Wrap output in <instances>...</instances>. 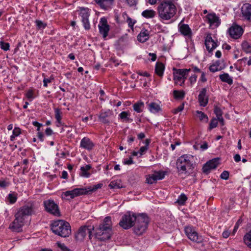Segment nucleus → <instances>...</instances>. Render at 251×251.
Segmentation results:
<instances>
[{
    "label": "nucleus",
    "instance_id": "obj_1",
    "mask_svg": "<svg viewBox=\"0 0 251 251\" xmlns=\"http://www.w3.org/2000/svg\"><path fill=\"white\" fill-rule=\"evenodd\" d=\"M35 209V205L32 202H28L21 207L15 213V220L10 225L9 228L13 231L19 232L24 224L26 217L33 214Z\"/></svg>",
    "mask_w": 251,
    "mask_h": 251
},
{
    "label": "nucleus",
    "instance_id": "obj_2",
    "mask_svg": "<svg viewBox=\"0 0 251 251\" xmlns=\"http://www.w3.org/2000/svg\"><path fill=\"white\" fill-rule=\"evenodd\" d=\"M176 10L175 4L170 0L162 1L157 7L158 16L163 20L172 18L176 15Z\"/></svg>",
    "mask_w": 251,
    "mask_h": 251
},
{
    "label": "nucleus",
    "instance_id": "obj_3",
    "mask_svg": "<svg viewBox=\"0 0 251 251\" xmlns=\"http://www.w3.org/2000/svg\"><path fill=\"white\" fill-rule=\"evenodd\" d=\"M194 157L191 155L184 154L176 161V168L180 174H189L194 168Z\"/></svg>",
    "mask_w": 251,
    "mask_h": 251
},
{
    "label": "nucleus",
    "instance_id": "obj_4",
    "mask_svg": "<svg viewBox=\"0 0 251 251\" xmlns=\"http://www.w3.org/2000/svg\"><path fill=\"white\" fill-rule=\"evenodd\" d=\"M51 228L54 233L62 237H68L71 233L69 223L63 220L54 221Z\"/></svg>",
    "mask_w": 251,
    "mask_h": 251
},
{
    "label": "nucleus",
    "instance_id": "obj_5",
    "mask_svg": "<svg viewBox=\"0 0 251 251\" xmlns=\"http://www.w3.org/2000/svg\"><path fill=\"white\" fill-rule=\"evenodd\" d=\"M149 223V219L146 215L142 214L138 215L134 225V232L137 235L143 234L146 232Z\"/></svg>",
    "mask_w": 251,
    "mask_h": 251
},
{
    "label": "nucleus",
    "instance_id": "obj_6",
    "mask_svg": "<svg viewBox=\"0 0 251 251\" xmlns=\"http://www.w3.org/2000/svg\"><path fill=\"white\" fill-rule=\"evenodd\" d=\"M137 218V216L135 214L127 212L126 214L122 217L121 220L119 222V225L124 229H128L134 225Z\"/></svg>",
    "mask_w": 251,
    "mask_h": 251
},
{
    "label": "nucleus",
    "instance_id": "obj_7",
    "mask_svg": "<svg viewBox=\"0 0 251 251\" xmlns=\"http://www.w3.org/2000/svg\"><path fill=\"white\" fill-rule=\"evenodd\" d=\"M94 227L91 226H82L79 228L75 234V239L78 241H82L86 236L88 235L90 239L91 238L92 230Z\"/></svg>",
    "mask_w": 251,
    "mask_h": 251
},
{
    "label": "nucleus",
    "instance_id": "obj_8",
    "mask_svg": "<svg viewBox=\"0 0 251 251\" xmlns=\"http://www.w3.org/2000/svg\"><path fill=\"white\" fill-rule=\"evenodd\" d=\"M111 229L108 228V226L104 227L99 226L96 229V237L100 241H105L111 237Z\"/></svg>",
    "mask_w": 251,
    "mask_h": 251
},
{
    "label": "nucleus",
    "instance_id": "obj_9",
    "mask_svg": "<svg viewBox=\"0 0 251 251\" xmlns=\"http://www.w3.org/2000/svg\"><path fill=\"white\" fill-rule=\"evenodd\" d=\"M46 210L54 216H60V211L58 205L52 200H48L44 201Z\"/></svg>",
    "mask_w": 251,
    "mask_h": 251
},
{
    "label": "nucleus",
    "instance_id": "obj_10",
    "mask_svg": "<svg viewBox=\"0 0 251 251\" xmlns=\"http://www.w3.org/2000/svg\"><path fill=\"white\" fill-rule=\"evenodd\" d=\"M79 15L81 18V21L83 26L86 30H89L90 28V25L89 21L90 16V10L88 8L80 7Z\"/></svg>",
    "mask_w": 251,
    "mask_h": 251
},
{
    "label": "nucleus",
    "instance_id": "obj_11",
    "mask_svg": "<svg viewBox=\"0 0 251 251\" xmlns=\"http://www.w3.org/2000/svg\"><path fill=\"white\" fill-rule=\"evenodd\" d=\"M185 232L188 238L191 241L201 243L203 240L202 236L199 235L198 233L191 226L186 227Z\"/></svg>",
    "mask_w": 251,
    "mask_h": 251
},
{
    "label": "nucleus",
    "instance_id": "obj_12",
    "mask_svg": "<svg viewBox=\"0 0 251 251\" xmlns=\"http://www.w3.org/2000/svg\"><path fill=\"white\" fill-rule=\"evenodd\" d=\"M86 188H75L71 191H66L62 193V196L70 199L74 198L80 195L87 194Z\"/></svg>",
    "mask_w": 251,
    "mask_h": 251
},
{
    "label": "nucleus",
    "instance_id": "obj_13",
    "mask_svg": "<svg viewBox=\"0 0 251 251\" xmlns=\"http://www.w3.org/2000/svg\"><path fill=\"white\" fill-rule=\"evenodd\" d=\"M228 32L231 38L238 39L242 36L244 30L241 26L233 25L228 29Z\"/></svg>",
    "mask_w": 251,
    "mask_h": 251
},
{
    "label": "nucleus",
    "instance_id": "obj_14",
    "mask_svg": "<svg viewBox=\"0 0 251 251\" xmlns=\"http://www.w3.org/2000/svg\"><path fill=\"white\" fill-rule=\"evenodd\" d=\"M95 145L91 139L88 137H84L80 141L79 147L90 152L94 150Z\"/></svg>",
    "mask_w": 251,
    "mask_h": 251
},
{
    "label": "nucleus",
    "instance_id": "obj_15",
    "mask_svg": "<svg viewBox=\"0 0 251 251\" xmlns=\"http://www.w3.org/2000/svg\"><path fill=\"white\" fill-rule=\"evenodd\" d=\"M98 27L100 34L102 35L103 38H105L108 35L110 29L106 18L103 17L100 19Z\"/></svg>",
    "mask_w": 251,
    "mask_h": 251
},
{
    "label": "nucleus",
    "instance_id": "obj_16",
    "mask_svg": "<svg viewBox=\"0 0 251 251\" xmlns=\"http://www.w3.org/2000/svg\"><path fill=\"white\" fill-rule=\"evenodd\" d=\"M219 164V159L215 158L207 162L202 168L203 172L208 174L211 170L215 169Z\"/></svg>",
    "mask_w": 251,
    "mask_h": 251
},
{
    "label": "nucleus",
    "instance_id": "obj_17",
    "mask_svg": "<svg viewBox=\"0 0 251 251\" xmlns=\"http://www.w3.org/2000/svg\"><path fill=\"white\" fill-rule=\"evenodd\" d=\"M101 9L106 11L111 9L114 0H94Z\"/></svg>",
    "mask_w": 251,
    "mask_h": 251
},
{
    "label": "nucleus",
    "instance_id": "obj_18",
    "mask_svg": "<svg viewBox=\"0 0 251 251\" xmlns=\"http://www.w3.org/2000/svg\"><path fill=\"white\" fill-rule=\"evenodd\" d=\"M112 111L110 110H101L98 116L99 121L103 124L109 123V118L112 115Z\"/></svg>",
    "mask_w": 251,
    "mask_h": 251
},
{
    "label": "nucleus",
    "instance_id": "obj_19",
    "mask_svg": "<svg viewBox=\"0 0 251 251\" xmlns=\"http://www.w3.org/2000/svg\"><path fill=\"white\" fill-rule=\"evenodd\" d=\"M207 89L202 88L198 96V101L201 106H205L208 102V96L206 95Z\"/></svg>",
    "mask_w": 251,
    "mask_h": 251
},
{
    "label": "nucleus",
    "instance_id": "obj_20",
    "mask_svg": "<svg viewBox=\"0 0 251 251\" xmlns=\"http://www.w3.org/2000/svg\"><path fill=\"white\" fill-rule=\"evenodd\" d=\"M183 72H184L183 69H173L174 80L175 83L181 86H182L181 83L182 81Z\"/></svg>",
    "mask_w": 251,
    "mask_h": 251
},
{
    "label": "nucleus",
    "instance_id": "obj_21",
    "mask_svg": "<svg viewBox=\"0 0 251 251\" xmlns=\"http://www.w3.org/2000/svg\"><path fill=\"white\" fill-rule=\"evenodd\" d=\"M241 13L243 17L248 21H251V4L245 3L241 8Z\"/></svg>",
    "mask_w": 251,
    "mask_h": 251
},
{
    "label": "nucleus",
    "instance_id": "obj_22",
    "mask_svg": "<svg viewBox=\"0 0 251 251\" xmlns=\"http://www.w3.org/2000/svg\"><path fill=\"white\" fill-rule=\"evenodd\" d=\"M205 17L207 22L211 26L214 25L215 26L217 27L221 23L219 18L217 16L215 13L208 14Z\"/></svg>",
    "mask_w": 251,
    "mask_h": 251
},
{
    "label": "nucleus",
    "instance_id": "obj_23",
    "mask_svg": "<svg viewBox=\"0 0 251 251\" xmlns=\"http://www.w3.org/2000/svg\"><path fill=\"white\" fill-rule=\"evenodd\" d=\"M183 21L178 25L179 32L184 36L191 37L192 36V30L189 26L182 23Z\"/></svg>",
    "mask_w": 251,
    "mask_h": 251
},
{
    "label": "nucleus",
    "instance_id": "obj_24",
    "mask_svg": "<svg viewBox=\"0 0 251 251\" xmlns=\"http://www.w3.org/2000/svg\"><path fill=\"white\" fill-rule=\"evenodd\" d=\"M205 45L209 52L215 49L217 46V43L212 39L210 35H208L205 37Z\"/></svg>",
    "mask_w": 251,
    "mask_h": 251
},
{
    "label": "nucleus",
    "instance_id": "obj_25",
    "mask_svg": "<svg viewBox=\"0 0 251 251\" xmlns=\"http://www.w3.org/2000/svg\"><path fill=\"white\" fill-rule=\"evenodd\" d=\"M92 168V166L90 164H87L85 166L81 167L79 176L85 178L90 177L92 174V173L91 172Z\"/></svg>",
    "mask_w": 251,
    "mask_h": 251
},
{
    "label": "nucleus",
    "instance_id": "obj_26",
    "mask_svg": "<svg viewBox=\"0 0 251 251\" xmlns=\"http://www.w3.org/2000/svg\"><path fill=\"white\" fill-rule=\"evenodd\" d=\"M150 38L149 31L146 29H142L137 36V40L141 43H145Z\"/></svg>",
    "mask_w": 251,
    "mask_h": 251
},
{
    "label": "nucleus",
    "instance_id": "obj_27",
    "mask_svg": "<svg viewBox=\"0 0 251 251\" xmlns=\"http://www.w3.org/2000/svg\"><path fill=\"white\" fill-rule=\"evenodd\" d=\"M225 68L224 65H222L220 61H217L209 67L210 72L214 73L220 71Z\"/></svg>",
    "mask_w": 251,
    "mask_h": 251
},
{
    "label": "nucleus",
    "instance_id": "obj_28",
    "mask_svg": "<svg viewBox=\"0 0 251 251\" xmlns=\"http://www.w3.org/2000/svg\"><path fill=\"white\" fill-rule=\"evenodd\" d=\"M149 110L152 113L155 114L161 111V108L158 103L152 102L149 104Z\"/></svg>",
    "mask_w": 251,
    "mask_h": 251
},
{
    "label": "nucleus",
    "instance_id": "obj_29",
    "mask_svg": "<svg viewBox=\"0 0 251 251\" xmlns=\"http://www.w3.org/2000/svg\"><path fill=\"white\" fill-rule=\"evenodd\" d=\"M165 66L162 63L156 62L155 65V73L160 77H162L164 74Z\"/></svg>",
    "mask_w": 251,
    "mask_h": 251
},
{
    "label": "nucleus",
    "instance_id": "obj_30",
    "mask_svg": "<svg viewBox=\"0 0 251 251\" xmlns=\"http://www.w3.org/2000/svg\"><path fill=\"white\" fill-rule=\"evenodd\" d=\"M219 78L222 81L226 82L229 85H231L233 83L232 78L227 73H224L223 74L220 75Z\"/></svg>",
    "mask_w": 251,
    "mask_h": 251
},
{
    "label": "nucleus",
    "instance_id": "obj_31",
    "mask_svg": "<svg viewBox=\"0 0 251 251\" xmlns=\"http://www.w3.org/2000/svg\"><path fill=\"white\" fill-rule=\"evenodd\" d=\"M54 116L55 119L56 120V122L58 124L57 126H62V112L59 108H56L54 109Z\"/></svg>",
    "mask_w": 251,
    "mask_h": 251
},
{
    "label": "nucleus",
    "instance_id": "obj_32",
    "mask_svg": "<svg viewBox=\"0 0 251 251\" xmlns=\"http://www.w3.org/2000/svg\"><path fill=\"white\" fill-rule=\"evenodd\" d=\"M108 186L111 189H119L122 187V184L121 180L116 179L111 181Z\"/></svg>",
    "mask_w": 251,
    "mask_h": 251
},
{
    "label": "nucleus",
    "instance_id": "obj_33",
    "mask_svg": "<svg viewBox=\"0 0 251 251\" xmlns=\"http://www.w3.org/2000/svg\"><path fill=\"white\" fill-rule=\"evenodd\" d=\"M196 115L199 118L200 121L207 123L208 121V116L203 112L197 110L196 111Z\"/></svg>",
    "mask_w": 251,
    "mask_h": 251
},
{
    "label": "nucleus",
    "instance_id": "obj_34",
    "mask_svg": "<svg viewBox=\"0 0 251 251\" xmlns=\"http://www.w3.org/2000/svg\"><path fill=\"white\" fill-rule=\"evenodd\" d=\"M133 109L137 113H141L143 111L144 107V103L142 101H139L135 103L133 106Z\"/></svg>",
    "mask_w": 251,
    "mask_h": 251
},
{
    "label": "nucleus",
    "instance_id": "obj_35",
    "mask_svg": "<svg viewBox=\"0 0 251 251\" xmlns=\"http://www.w3.org/2000/svg\"><path fill=\"white\" fill-rule=\"evenodd\" d=\"M150 140L147 139L145 141V145L144 146H142L140 148L139 151V157H141L142 155H143L146 151L148 150L149 145L150 143Z\"/></svg>",
    "mask_w": 251,
    "mask_h": 251
},
{
    "label": "nucleus",
    "instance_id": "obj_36",
    "mask_svg": "<svg viewBox=\"0 0 251 251\" xmlns=\"http://www.w3.org/2000/svg\"><path fill=\"white\" fill-rule=\"evenodd\" d=\"M155 12L153 10H146L142 12V15L146 18H151L154 17Z\"/></svg>",
    "mask_w": 251,
    "mask_h": 251
},
{
    "label": "nucleus",
    "instance_id": "obj_37",
    "mask_svg": "<svg viewBox=\"0 0 251 251\" xmlns=\"http://www.w3.org/2000/svg\"><path fill=\"white\" fill-rule=\"evenodd\" d=\"M185 93L183 91H173V96L175 99H183L185 97Z\"/></svg>",
    "mask_w": 251,
    "mask_h": 251
},
{
    "label": "nucleus",
    "instance_id": "obj_38",
    "mask_svg": "<svg viewBox=\"0 0 251 251\" xmlns=\"http://www.w3.org/2000/svg\"><path fill=\"white\" fill-rule=\"evenodd\" d=\"M156 180H159L163 179L165 175V172L164 171H155L152 174Z\"/></svg>",
    "mask_w": 251,
    "mask_h": 251
},
{
    "label": "nucleus",
    "instance_id": "obj_39",
    "mask_svg": "<svg viewBox=\"0 0 251 251\" xmlns=\"http://www.w3.org/2000/svg\"><path fill=\"white\" fill-rule=\"evenodd\" d=\"M129 116H130V113L127 111L122 112L119 115V117L121 119L123 120L124 121H126L127 122H131L132 121V119H130L129 118Z\"/></svg>",
    "mask_w": 251,
    "mask_h": 251
},
{
    "label": "nucleus",
    "instance_id": "obj_40",
    "mask_svg": "<svg viewBox=\"0 0 251 251\" xmlns=\"http://www.w3.org/2000/svg\"><path fill=\"white\" fill-rule=\"evenodd\" d=\"M244 241L248 247L251 248V230L245 235Z\"/></svg>",
    "mask_w": 251,
    "mask_h": 251
},
{
    "label": "nucleus",
    "instance_id": "obj_41",
    "mask_svg": "<svg viewBox=\"0 0 251 251\" xmlns=\"http://www.w3.org/2000/svg\"><path fill=\"white\" fill-rule=\"evenodd\" d=\"M243 50L247 53L251 52V44L247 41H244L242 44Z\"/></svg>",
    "mask_w": 251,
    "mask_h": 251
},
{
    "label": "nucleus",
    "instance_id": "obj_42",
    "mask_svg": "<svg viewBox=\"0 0 251 251\" xmlns=\"http://www.w3.org/2000/svg\"><path fill=\"white\" fill-rule=\"evenodd\" d=\"M21 133V129L19 127H15L13 130L12 134L10 136V140L13 141L15 137L18 136Z\"/></svg>",
    "mask_w": 251,
    "mask_h": 251
},
{
    "label": "nucleus",
    "instance_id": "obj_43",
    "mask_svg": "<svg viewBox=\"0 0 251 251\" xmlns=\"http://www.w3.org/2000/svg\"><path fill=\"white\" fill-rule=\"evenodd\" d=\"M146 182L149 184H152L155 183L157 180L152 174L146 176Z\"/></svg>",
    "mask_w": 251,
    "mask_h": 251
},
{
    "label": "nucleus",
    "instance_id": "obj_44",
    "mask_svg": "<svg viewBox=\"0 0 251 251\" xmlns=\"http://www.w3.org/2000/svg\"><path fill=\"white\" fill-rule=\"evenodd\" d=\"M102 186V184L99 183L97 185H94L93 187H89L87 188H86L87 192V194L91 193L93 192L96 191L97 189L101 188Z\"/></svg>",
    "mask_w": 251,
    "mask_h": 251
},
{
    "label": "nucleus",
    "instance_id": "obj_45",
    "mask_svg": "<svg viewBox=\"0 0 251 251\" xmlns=\"http://www.w3.org/2000/svg\"><path fill=\"white\" fill-rule=\"evenodd\" d=\"M187 200V196L184 194H181L178 198L176 202L179 205H182L185 204V201Z\"/></svg>",
    "mask_w": 251,
    "mask_h": 251
},
{
    "label": "nucleus",
    "instance_id": "obj_46",
    "mask_svg": "<svg viewBox=\"0 0 251 251\" xmlns=\"http://www.w3.org/2000/svg\"><path fill=\"white\" fill-rule=\"evenodd\" d=\"M100 226H103L104 227L108 226V228H111V217H106L104 219L103 223L100 225Z\"/></svg>",
    "mask_w": 251,
    "mask_h": 251
},
{
    "label": "nucleus",
    "instance_id": "obj_47",
    "mask_svg": "<svg viewBox=\"0 0 251 251\" xmlns=\"http://www.w3.org/2000/svg\"><path fill=\"white\" fill-rule=\"evenodd\" d=\"M184 72H183L182 81L181 84L182 86L184 85L185 81L188 77L189 73L191 71V69H183Z\"/></svg>",
    "mask_w": 251,
    "mask_h": 251
},
{
    "label": "nucleus",
    "instance_id": "obj_48",
    "mask_svg": "<svg viewBox=\"0 0 251 251\" xmlns=\"http://www.w3.org/2000/svg\"><path fill=\"white\" fill-rule=\"evenodd\" d=\"M35 23L38 29H44L47 26V24L40 20H36Z\"/></svg>",
    "mask_w": 251,
    "mask_h": 251
},
{
    "label": "nucleus",
    "instance_id": "obj_49",
    "mask_svg": "<svg viewBox=\"0 0 251 251\" xmlns=\"http://www.w3.org/2000/svg\"><path fill=\"white\" fill-rule=\"evenodd\" d=\"M7 199L9 202L13 204L16 201L17 198L15 194H9Z\"/></svg>",
    "mask_w": 251,
    "mask_h": 251
},
{
    "label": "nucleus",
    "instance_id": "obj_50",
    "mask_svg": "<svg viewBox=\"0 0 251 251\" xmlns=\"http://www.w3.org/2000/svg\"><path fill=\"white\" fill-rule=\"evenodd\" d=\"M218 125L217 120L215 118L212 119L209 124V129L211 130L212 129L217 127Z\"/></svg>",
    "mask_w": 251,
    "mask_h": 251
},
{
    "label": "nucleus",
    "instance_id": "obj_51",
    "mask_svg": "<svg viewBox=\"0 0 251 251\" xmlns=\"http://www.w3.org/2000/svg\"><path fill=\"white\" fill-rule=\"evenodd\" d=\"M9 44L8 43H5L3 41H1L0 42V47L4 51H7L9 50Z\"/></svg>",
    "mask_w": 251,
    "mask_h": 251
},
{
    "label": "nucleus",
    "instance_id": "obj_52",
    "mask_svg": "<svg viewBox=\"0 0 251 251\" xmlns=\"http://www.w3.org/2000/svg\"><path fill=\"white\" fill-rule=\"evenodd\" d=\"M197 75L195 74L192 75L189 78V81L190 85L193 86L197 81Z\"/></svg>",
    "mask_w": 251,
    "mask_h": 251
},
{
    "label": "nucleus",
    "instance_id": "obj_53",
    "mask_svg": "<svg viewBox=\"0 0 251 251\" xmlns=\"http://www.w3.org/2000/svg\"><path fill=\"white\" fill-rule=\"evenodd\" d=\"M214 112L215 114L216 115L217 118L222 116V111L221 109L218 106H215L214 109Z\"/></svg>",
    "mask_w": 251,
    "mask_h": 251
},
{
    "label": "nucleus",
    "instance_id": "obj_54",
    "mask_svg": "<svg viewBox=\"0 0 251 251\" xmlns=\"http://www.w3.org/2000/svg\"><path fill=\"white\" fill-rule=\"evenodd\" d=\"M10 185V183L9 181L1 179H0V187L2 188H5L6 187Z\"/></svg>",
    "mask_w": 251,
    "mask_h": 251
},
{
    "label": "nucleus",
    "instance_id": "obj_55",
    "mask_svg": "<svg viewBox=\"0 0 251 251\" xmlns=\"http://www.w3.org/2000/svg\"><path fill=\"white\" fill-rule=\"evenodd\" d=\"M58 247L62 251H71L70 250L65 246L63 243H57Z\"/></svg>",
    "mask_w": 251,
    "mask_h": 251
},
{
    "label": "nucleus",
    "instance_id": "obj_56",
    "mask_svg": "<svg viewBox=\"0 0 251 251\" xmlns=\"http://www.w3.org/2000/svg\"><path fill=\"white\" fill-rule=\"evenodd\" d=\"M53 79V78L51 76H50L49 78L45 77L43 81V86L45 87H47L48 86V84L51 83Z\"/></svg>",
    "mask_w": 251,
    "mask_h": 251
},
{
    "label": "nucleus",
    "instance_id": "obj_57",
    "mask_svg": "<svg viewBox=\"0 0 251 251\" xmlns=\"http://www.w3.org/2000/svg\"><path fill=\"white\" fill-rule=\"evenodd\" d=\"M126 22L128 24L129 27H130L131 29H133V26L136 23V21L133 20L130 17H128L126 20Z\"/></svg>",
    "mask_w": 251,
    "mask_h": 251
},
{
    "label": "nucleus",
    "instance_id": "obj_58",
    "mask_svg": "<svg viewBox=\"0 0 251 251\" xmlns=\"http://www.w3.org/2000/svg\"><path fill=\"white\" fill-rule=\"evenodd\" d=\"M222 179L227 180L229 178V173L226 171H224L220 176Z\"/></svg>",
    "mask_w": 251,
    "mask_h": 251
},
{
    "label": "nucleus",
    "instance_id": "obj_59",
    "mask_svg": "<svg viewBox=\"0 0 251 251\" xmlns=\"http://www.w3.org/2000/svg\"><path fill=\"white\" fill-rule=\"evenodd\" d=\"M206 81H207V78H206L205 73L203 72H201V75L200 78H199V83H200V82L204 83V82H205Z\"/></svg>",
    "mask_w": 251,
    "mask_h": 251
},
{
    "label": "nucleus",
    "instance_id": "obj_60",
    "mask_svg": "<svg viewBox=\"0 0 251 251\" xmlns=\"http://www.w3.org/2000/svg\"><path fill=\"white\" fill-rule=\"evenodd\" d=\"M26 97L27 99L32 100L34 99L33 91L32 90H29L26 93Z\"/></svg>",
    "mask_w": 251,
    "mask_h": 251
},
{
    "label": "nucleus",
    "instance_id": "obj_61",
    "mask_svg": "<svg viewBox=\"0 0 251 251\" xmlns=\"http://www.w3.org/2000/svg\"><path fill=\"white\" fill-rule=\"evenodd\" d=\"M184 109V104L180 105L179 106H178L174 110L173 113L174 114H177V113L182 111V110Z\"/></svg>",
    "mask_w": 251,
    "mask_h": 251
},
{
    "label": "nucleus",
    "instance_id": "obj_62",
    "mask_svg": "<svg viewBox=\"0 0 251 251\" xmlns=\"http://www.w3.org/2000/svg\"><path fill=\"white\" fill-rule=\"evenodd\" d=\"M124 164L128 165L133 164L132 158L131 157H130L128 159H125L124 161Z\"/></svg>",
    "mask_w": 251,
    "mask_h": 251
},
{
    "label": "nucleus",
    "instance_id": "obj_63",
    "mask_svg": "<svg viewBox=\"0 0 251 251\" xmlns=\"http://www.w3.org/2000/svg\"><path fill=\"white\" fill-rule=\"evenodd\" d=\"M32 124H33V126H36L37 127V130L38 131H40V127L42 126V124L38 123L37 121L33 122Z\"/></svg>",
    "mask_w": 251,
    "mask_h": 251
},
{
    "label": "nucleus",
    "instance_id": "obj_64",
    "mask_svg": "<svg viewBox=\"0 0 251 251\" xmlns=\"http://www.w3.org/2000/svg\"><path fill=\"white\" fill-rule=\"evenodd\" d=\"M138 0H126L128 4L130 6L135 5L137 3Z\"/></svg>",
    "mask_w": 251,
    "mask_h": 251
}]
</instances>
